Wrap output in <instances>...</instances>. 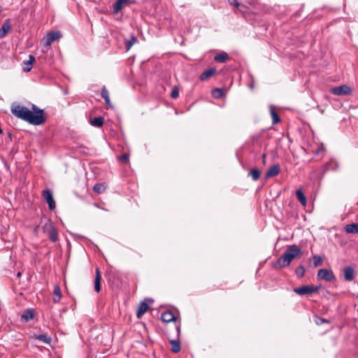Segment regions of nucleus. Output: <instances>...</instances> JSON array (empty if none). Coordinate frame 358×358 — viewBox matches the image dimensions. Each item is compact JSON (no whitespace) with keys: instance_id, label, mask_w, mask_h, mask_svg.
I'll list each match as a JSON object with an SVG mask.
<instances>
[{"instance_id":"f257e3e1","label":"nucleus","mask_w":358,"mask_h":358,"mask_svg":"<svg viewBox=\"0 0 358 358\" xmlns=\"http://www.w3.org/2000/svg\"><path fill=\"white\" fill-rule=\"evenodd\" d=\"M32 110L25 106L17 103L11 105L10 110L12 114L33 125H41L46 121L43 109L38 108L36 106L32 105Z\"/></svg>"},{"instance_id":"f03ea898","label":"nucleus","mask_w":358,"mask_h":358,"mask_svg":"<svg viewBox=\"0 0 358 358\" xmlns=\"http://www.w3.org/2000/svg\"><path fill=\"white\" fill-rule=\"evenodd\" d=\"M302 255L301 249L296 245L287 247L282 256L273 264L275 268H282L289 266L292 261Z\"/></svg>"},{"instance_id":"7ed1b4c3","label":"nucleus","mask_w":358,"mask_h":358,"mask_svg":"<svg viewBox=\"0 0 358 358\" xmlns=\"http://www.w3.org/2000/svg\"><path fill=\"white\" fill-rule=\"evenodd\" d=\"M43 229L52 242L55 243L57 241L58 233L50 220H48L44 224Z\"/></svg>"},{"instance_id":"20e7f679","label":"nucleus","mask_w":358,"mask_h":358,"mask_svg":"<svg viewBox=\"0 0 358 358\" xmlns=\"http://www.w3.org/2000/svg\"><path fill=\"white\" fill-rule=\"evenodd\" d=\"M320 288V286H310L303 285L299 287H295L293 291L299 295H305L317 292Z\"/></svg>"},{"instance_id":"39448f33","label":"nucleus","mask_w":358,"mask_h":358,"mask_svg":"<svg viewBox=\"0 0 358 358\" xmlns=\"http://www.w3.org/2000/svg\"><path fill=\"white\" fill-rule=\"evenodd\" d=\"M62 34L60 31H51L48 33L42 39V43L44 46H50L54 41L60 38Z\"/></svg>"},{"instance_id":"423d86ee","label":"nucleus","mask_w":358,"mask_h":358,"mask_svg":"<svg viewBox=\"0 0 358 358\" xmlns=\"http://www.w3.org/2000/svg\"><path fill=\"white\" fill-rule=\"evenodd\" d=\"M317 277L319 280H324L327 282H332L336 280V276L331 270L321 268L318 271Z\"/></svg>"},{"instance_id":"0eeeda50","label":"nucleus","mask_w":358,"mask_h":358,"mask_svg":"<svg viewBox=\"0 0 358 358\" xmlns=\"http://www.w3.org/2000/svg\"><path fill=\"white\" fill-rule=\"evenodd\" d=\"M42 196L48 204L49 209L53 210L56 208V203L53 198L52 192L50 189H46L43 190Z\"/></svg>"},{"instance_id":"6e6552de","label":"nucleus","mask_w":358,"mask_h":358,"mask_svg":"<svg viewBox=\"0 0 358 358\" xmlns=\"http://www.w3.org/2000/svg\"><path fill=\"white\" fill-rule=\"evenodd\" d=\"M331 92L334 95H348L350 94L352 90L350 87L345 85L331 88Z\"/></svg>"},{"instance_id":"1a4fd4ad","label":"nucleus","mask_w":358,"mask_h":358,"mask_svg":"<svg viewBox=\"0 0 358 358\" xmlns=\"http://www.w3.org/2000/svg\"><path fill=\"white\" fill-rule=\"evenodd\" d=\"M134 0H117L113 5V12L114 14H117L126 5L134 3Z\"/></svg>"},{"instance_id":"9d476101","label":"nucleus","mask_w":358,"mask_h":358,"mask_svg":"<svg viewBox=\"0 0 358 358\" xmlns=\"http://www.w3.org/2000/svg\"><path fill=\"white\" fill-rule=\"evenodd\" d=\"M30 339H36L40 341H42L46 344H50L52 338L48 334H34L29 336Z\"/></svg>"},{"instance_id":"9b49d317","label":"nucleus","mask_w":358,"mask_h":358,"mask_svg":"<svg viewBox=\"0 0 358 358\" xmlns=\"http://www.w3.org/2000/svg\"><path fill=\"white\" fill-rule=\"evenodd\" d=\"M35 317L34 310L31 308L27 309L21 315L20 320L22 322H28L33 320Z\"/></svg>"},{"instance_id":"f8f14e48","label":"nucleus","mask_w":358,"mask_h":358,"mask_svg":"<svg viewBox=\"0 0 358 358\" xmlns=\"http://www.w3.org/2000/svg\"><path fill=\"white\" fill-rule=\"evenodd\" d=\"M162 320L165 323L176 321L177 317L171 310H166L162 314Z\"/></svg>"},{"instance_id":"ddd939ff","label":"nucleus","mask_w":358,"mask_h":358,"mask_svg":"<svg viewBox=\"0 0 358 358\" xmlns=\"http://www.w3.org/2000/svg\"><path fill=\"white\" fill-rule=\"evenodd\" d=\"M280 171V168L279 164H275L272 166L271 168L268 169V170L266 173L265 178H270L274 176H276L279 174Z\"/></svg>"},{"instance_id":"4468645a","label":"nucleus","mask_w":358,"mask_h":358,"mask_svg":"<svg viewBox=\"0 0 358 358\" xmlns=\"http://www.w3.org/2000/svg\"><path fill=\"white\" fill-rule=\"evenodd\" d=\"M149 306L145 302H141L137 308L136 316L138 319L141 318V317L145 314V313L148 310Z\"/></svg>"},{"instance_id":"2eb2a0df","label":"nucleus","mask_w":358,"mask_h":358,"mask_svg":"<svg viewBox=\"0 0 358 358\" xmlns=\"http://www.w3.org/2000/svg\"><path fill=\"white\" fill-rule=\"evenodd\" d=\"M344 278L346 281H352L355 278V270L352 266H347L344 268Z\"/></svg>"},{"instance_id":"dca6fc26","label":"nucleus","mask_w":358,"mask_h":358,"mask_svg":"<svg viewBox=\"0 0 358 358\" xmlns=\"http://www.w3.org/2000/svg\"><path fill=\"white\" fill-rule=\"evenodd\" d=\"M10 29L11 25L10 23V20L7 19L5 20L1 28L0 29V38H3Z\"/></svg>"},{"instance_id":"f3484780","label":"nucleus","mask_w":358,"mask_h":358,"mask_svg":"<svg viewBox=\"0 0 358 358\" xmlns=\"http://www.w3.org/2000/svg\"><path fill=\"white\" fill-rule=\"evenodd\" d=\"M101 271L99 268H96V276L94 279V290L96 292H99L101 290Z\"/></svg>"},{"instance_id":"a211bd4d","label":"nucleus","mask_w":358,"mask_h":358,"mask_svg":"<svg viewBox=\"0 0 358 358\" xmlns=\"http://www.w3.org/2000/svg\"><path fill=\"white\" fill-rule=\"evenodd\" d=\"M104 122V118L101 116L95 117L94 118H91L90 120V123L92 126L94 127H101Z\"/></svg>"},{"instance_id":"6ab92c4d","label":"nucleus","mask_w":358,"mask_h":358,"mask_svg":"<svg viewBox=\"0 0 358 358\" xmlns=\"http://www.w3.org/2000/svg\"><path fill=\"white\" fill-rule=\"evenodd\" d=\"M137 42V38L132 34L129 38L124 40V44L127 51H129L132 45Z\"/></svg>"},{"instance_id":"aec40b11","label":"nucleus","mask_w":358,"mask_h":358,"mask_svg":"<svg viewBox=\"0 0 358 358\" xmlns=\"http://www.w3.org/2000/svg\"><path fill=\"white\" fill-rule=\"evenodd\" d=\"M215 72H216L215 68H210V69L203 71L200 75V78H199L202 81L206 80L208 78L213 76L215 73Z\"/></svg>"},{"instance_id":"412c9836","label":"nucleus","mask_w":358,"mask_h":358,"mask_svg":"<svg viewBox=\"0 0 358 358\" xmlns=\"http://www.w3.org/2000/svg\"><path fill=\"white\" fill-rule=\"evenodd\" d=\"M35 60L36 59H35L34 56L30 55L29 56V59L23 62L24 65L26 66L25 67H24V71H25V72L30 71L32 69V64H34Z\"/></svg>"},{"instance_id":"4be33fe9","label":"nucleus","mask_w":358,"mask_h":358,"mask_svg":"<svg viewBox=\"0 0 358 358\" xmlns=\"http://www.w3.org/2000/svg\"><path fill=\"white\" fill-rule=\"evenodd\" d=\"M344 229L348 234H358V223L346 224Z\"/></svg>"},{"instance_id":"5701e85b","label":"nucleus","mask_w":358,"mask_h":358,"mask_svg":"<svg viewBox=\"0 0 358 358\" xmlns=\"http://www.w3.org/2000/svg\"><path fill=\"white\" fill-rule=\"evenodd\" d=\"M270 113L272 117V124H276L280 122V117L275 110V107L273 106H270Z\"/></svg>"},{"instance_id":"b1692460","label":"nucleus","mask_w":358,"mask_h":358,"mask_svg":"<svg viewBox=\"0 0 358 358\" xmlns=\"http://www.w3.org/2000/svg\"><path fill=\"white\" fill-rule=\"evenodd\" d=\"M170 343L171 344V351L173 353H178L181 350L180 341L179 339L171 340Z\"/></svg>"},{"instance_id":"393cba45","label":"nucleus","mask_w":358,"mask_h":358,"mask_svg":"<svg viewBox=\"0 0 358 358\" xmlns=\"http://www.w3.org/2000/svg\"><path fill=\"white\" fill-rule=\"evenodd\" d=\"M101 97L105 100L106 104L112 108V104L109 98V92L107 90L105 86H103L101 89Z\"/></svg>"},{"instance_id":"a878e982","label":"nucleus","mask_w":358,"mask_h":358,"mask_svg":"<svg viewBox=\"0 0 358 358\" xmlns=\"http://www.w3.org/2000/svg\"><path fill=\"white\" fill-rule=\"evenodd\" d=\"M296 196L303 206H306L307 203L306 197L301 189L296 192Z\"/></svg>"},{"instance_id":"bb28decb","label":"nucleus","mask_w":358,"mask_h":358,"mask_svg":"<svg viewBox=\"0 0 358 358\" xmlns=\"http://www.w3.org/2000/svg\"><path fill=\"white\" fill-rule=\"evenodd\" d=\"M228 59L229 55L225 52L219 53L214 57V59L220 63H224Z\"/></svg>"},{"instance_id":"cd10ccee","label":"nucleus","mask_w":358,"mask_h":358,"mask_svg":"<svg viewBox=\"0 0 358 358\" xmlns=\"http://www.w3.org/2000/svg\"><path fill=\"white\" fill-rule=\"evenodd\" d=\"M62 296V292L61 289L59 285H55L54 287V297H53V301L55 303H58L60 301Z\"/></svg>"},{"instance_id":"c85d7f7f","label":"nucleus","mask_w":358,"mask_h":358,"mask_svg":"<svg viewBox=\"0 0 358 358\" xmlns=\"http://www.w3.org/2000/svg\"><path fill=\"white\" fill-rule=\"evenodd\" d=\"M248 176H250L253 180H257L259 179L261 176V171L259 169L255 168L250 171Z\"/></svg>"},{"instance_id":"c756f323","label":"nucleus","mask_w":358,"mask_h":358,"mask_svg":"<svg viewBox=\"0 0 358 358\" xmlns=\"http://www.w3.org/2000/svg\"><path fill=\"white\" fill-rule=\"evenodd\" d=\"M212 96L215 99H220L223 96V90L215 88L212 90Z\"/></svg>"},{"instance_id":"7c9ffc66","label":"nucleus","mask_w":358,"mask_h":358,"mask_svg":"<svg viewBox=\"0 0 358 358\" xmlns=\"http://www.w3.org/2000/svg\"><path fill=\"white\" fill-rule=\"evenodd\" d=\"M228 2L229 3V4L234 6L236 8L241 7L240 10L241 12H244V10H243V8L244 9L247 8V7L245 6L242 5L240 3H238V1L237 0H228Z\"/></svg>"},{"instance_id":"2f4dec72","label":"nucleus","mask_w":358,"mask_h":358,"mask_svg":"<svg viewBox=\"0 0 358 358\" xmlns=\"http://www.w3.org/2000/svg\"><path fill=\"white\" fill-rule=\"evenodd\" d=\"M305 271V267L300 265L296 268L295 273L299 278H302L304 275Z\"/></svg>"},{"instance_id":"473e14b6","label":"nucleus","mask_w":358,"mask_h":358,"mask_svg":"<svg viewBox=\"0 0 358 358\" xmlns=\"http://www.w3.org/2000/svg\"><path fill=\"white\" fill-rule=\"evenodd\" d=\"M105 189V186L102 184H96L93 187L94 191L99 194L103 192Z\"/></svg>"},{"instance_id":"72a5a7b5","label":"nucleus","mask_w":358,"mask_h":358,"mask_svg":"<svg viewBox=\"0 0 358 358\" xmlns=\"http://www.w3.org/2000/svg\"><path fill=\"white\" fill-rule=\"evenodd\" d=\"M313 259H314V266L315 267L320 266L322 263V258L320 256L315 255L313 257Z\"/></svg>"},{"instance_id":"f704fd0d","label":"nucleus","mask_w":358,"mask_h":358,"mask_svg":"<svg viewBox=\"0 0 358 358\" xmlns=\"http://www.w3.org/2000/svg\"><path fill=\"white\" fill-rule=\"evenodd\" d=\"M315 322L317 325H321L324 323H329V322L325 319L316 316L315 318Z\"/></svg>"},{"instance_id":"c9c22d12","label":"nucleus","mask_w":358,"mask_h":358,"mask_svg":"<svg viewBox=\"0 0 358 358\" xmlns=\"http://www.w3.org/2000/svg\"><path fill=\"white\" fill-rule=\"evenodd\" d=\"M171 98L175 99L179 96V90H178V87H175L172 90L171 93Z\"/></svg>"},{"instance_id":"e433bc0d","label":"nucleus","mask_w":358,"mask_h":358,"mask_svg":"<svg viewBox=\"0 0 358 358\" xmlns=\"http://www.w3.org/2000/svg\"><path fill=\"white\" fill-rule=\"evenodd\" d=\"M129 155L127 153H124L120 157V161H121L122 163L127 164L129 162Z\"/></svg>"},{"instance_id":"4c0bfd02","label":"nucleus","mask_w":358,"mask_h":358,"mask_svg":"<svg viewBox=\"0 0 358 358\" xmlns=\"http://www.w3.org/2000/svg\"><path fill=\"white\" fill-rule=\"evenodd\" d=\"M108 280H109V281H110V280H111V277H112V276L113 277V278H114V279H115V273H113V272H109V273H108Z\"/></svg>"},{"instance_id":"58836bf2","label":"nucleus","mask_w":358,"mask_h":358,"mask_svg":"<svg viewBox=\"0 0 358 358\" xmlns=\"http://www.w3.org/2000/svg\"><path fill=\"white\" fill-rule=\"evenodd\" d=\"M176 331H177L178 335H180V325L176 326Z\"/></svg>"},{"instance_id":"ea45409f","label":"nucleus","mask_w":358,"mask_h":358,"mask_svg":"<svg viewBox=\"0 0 358 358\" xmlns=\"http://www.w3.org/2000/svg\"><path fill=\"white\" fill-rule=\"evenodd\" d=\"M262 157H263V159H264V160H265V159H266V155H265V154H264V155H262Z\"/></svg>"},{"instance_id":"a19ab883","label":"nucleus","mask_w":358,"mask_h":358,"mask_svg":"<svg viewBox=\"0 0 358 358\" xmlns=\"http://www.w3.org/2000/svg\"><path fill=\"white\" fill-rule=\"evenodd\" d=\"M8 137H9L10 138H11V134H10V133H8Z\"/></svg>"},{"instance_id":"79ce46f5","label":"nucleus","mask_w":358,"mask_h":358,"mask_svg":"<svg viewBox=\"0 0 358 358\" xmlns=\"http://www.w3.org/2000/svg\"><path fill=\"white\" fill-rule=\"evenodd\" d=\"M357 204H358V202H357Z\"/></svg>"}]
</instances>
